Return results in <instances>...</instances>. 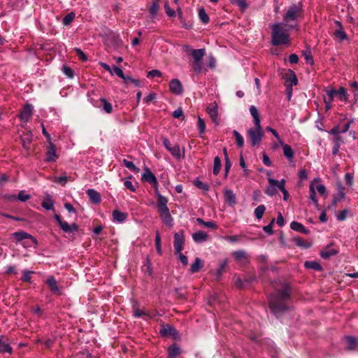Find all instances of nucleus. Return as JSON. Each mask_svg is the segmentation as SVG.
I'll use <instances>...</instances> for the list:
<instances>
[{"instance_id":"9d476101","label":"nucleus","mask_w":358,"mask_h":358,"mask_svg":"<svg viewBox=\"0 0 358 358\" xmlns=\"http://www.w3.org/2000/svg\"><path fill=\"white\" fill-rule=\"evenodd\" d=\"M32 111H33L32 105L29 104V103L26 104L23 107L20 114L19 115L20 119L22 121L27 122L32 115Z\"/></svg>"},{"instance_id":"bb28decb","label":"nucleus","mask_w":358,"mask_h":358,"mask_svg":"<svg viewBox=\"0 0 358 358\" xmlns=\"http://www.w3.org/2000/svg\"><path fill=\"white\" fill-rule=\"evenodd\" d=\"M290 228L294 231H299L305 234L308 233V230L306 229L302 224L298 222H292L290 224Z\"/></svg>"},{"instance_id":"7c9ffc66","label":"nucleus","mask_w":358,"mask_h":358,"mask_svg":"<svg viewBox=\"0 0 358 358\" xmlns=\"http://www.w3.org/2000/svg\"><path fill=\"white\" fill-rule=\"evenodd\" d=\"M196 222L206 228H209V229H217V225L216 224V223L215 222H213V221H204L203 219L201 218H196Z\"/></svg>"},{"instance_id":"4be33fe9","label":"nucleus","mask_w":358,"mask_h":358,"mask_svg":"<svg viewBox=\"0 0 358 358\" xmlns=\"http://www.w3.org/2000/svg\"><path fill=\"white\" fill-rule=\"evenodd\" d=\"M181 353V349L176 344L169 347L168 355L169 358H176Z\"/></svg>"},{"instance_id":"13d9d810","label":"nucleus","mask_w":358,"mask_h":358,"mask_svg":"<svg viewBox=\"0 0 358 358\" xmlns=\"http://www.w3.org/2000/svg\"><path fill=\"white\" fill-rule=\"evenodd\" d=\"M227 264H228V262L226 259L224 260L223 262H222L220 264V265H219V266H218V268L217 269V271H216V275L217 277L220 276L222 274V273H223L224 270L225 269Z\"/></svg>"},{"instance_id":"338daca9","label":"nucleus","mask_w":358,"mask_h":358,"mask_svg":"<svg viewBox=\"0 0 358 358\" xmlns=\"http://www.w3.org/2000/svg\"><path fill=\"white\" fill-rule=\"evenodd\" d=\"M348 210L344 209L336 215V218L338 221H343L346 219L348 215Z\"/></svg>"},{"instance_id":"f3484780","label":"nucleus","mask_w":358,"mask_h":358,"mask_svg":"<svg viewBox=\"0 0 358 358\" xmlns=\"http://www.w3.org/2000/svg\"><path fill=\"white\" fill-rule=\"evenodd\" d=\"M235 260L241 264H245L248 258V255L244 250H237L233 252Z\"/></svg>"},{"instance_id":"423d86ee","label":"nucleus","mask_w":358,"mask_h":358,"mask_svg":"<svg viewBox=\"0 0 358 358\" xmlns=\"http://www.w3.org/2000/svg\"><path fill=\"white\" fill-rule=\"evenodd\" d=\"M268 185L266 187L265 193L269 196H273L277 194V189H279V187L281 186V180L268 178Z\"/></svg>"},{"instance_id":"b1692460","label":"nucleus","mask_w":358,"mask_h":358,"mask_svg":"<svg viewBox=\"0 0 358 358\" xmlns=\"http://www.w3.org/2000/svg\"><path fill=\"white\" fill-rule=\"evenodd\" d=\"M45 283L49 286L50 290L54 293L59 292L57 282L54 276H50L45 281Z\"/></svg>"},{"instance_id":"393cba45","label":"nucleus","mask_w":358,"mask_h":358,"mask_svg":"<svg viewBox=\"0 0 358 358\" xmlns=\"http://www.w3.org/2000/svg\"><path fill=\"white\" fill-rule=\"evenodd\" d=\"M176 329L170 325H164L162 327V328L160 329V334L162 336H175L177 334Z\"/></svg>"},{"instance_id":"6e6552de","label":"nucleus","mask_w":358,"mask_h":358,"mask_svg":"<svg viewBox=\"0 0 358 358\" xmlns=\"http://www.w3.org/2000/svg\"><path fill=\"white\" fill-rule=\"evenodd\" d=\"M142 180L151 184L152 187L157 189L158 182L156 176L148 167L144 169V172L142 174Z\"/></svg>"},{"instance_id":"a878e982","label":"nucleus","mask_w":358,"mask_h":358,"mask_svg":"<svg viewBox=\"0 0 358 358\" xmlns=\"http://www.w3.org/2000/svg\"><path fill=\"white\" fill-rule=\"evenodd\" d=\"M169 152L171 153V155L175 157L178 159H180L184 157L185 156V152L181 151L180 146L178 145H175L171 148V149H169Z\"/></svg>"},{"instance_id":"4c0bfd02","label":"nucleus","mask_w":358,"mask_h":358,"mask_svg":"<svg viewBox=\"0 0 358 358\" xmlns=\"http://www.w3.org/2000/svg\"><path fill=\"white\" fill-rule=\"evenodd\" d=\"M226 199L231 204H235L236 202V195L231 189H227L224 192Z\"/></svg>"},{"instance_id":"603ef678","label":"nucleus","mask_w":358,"mask_h":358,"mask_svg":"<svg viewBox=\"0 0 358 358\" xmlns=\"http://www.w3.org/2000/svg\"><path fill=\"white\" fill-rule=\"evenodd\" d=\"M294 241L296 243V245L299 247H302L304 248H308L309 247H310V244L309 243L306 242L301 238L296 237L294 238Z\"/></svg>"},{"instance_id":"e2e57ef3","label":"nucleus","mask_w":358,"mask_h":358,"mask_svg":"<svg viewBox=\"0 0 358 358\" xmlns=\"http://www.w3.org/2000/svg\"><path fill=\"white\" fill-rule=\"evenodd\" d=\"M62 72L68 78H72L74 76L73 71L69 66H62Z\"/></svg>"},{"instance_id":"a18cd8bd","label":"nucleus","mask_w":358,"mask_h":358,"mask_svg":"<svg viewBox=\"0 0 358 358\" xmlns=\"http://www.w3.org/2000/svg\"><path fill=\"white\" fill-rule=\"evenodd\" d=\"M76 14L73 12L69 13L67 15H66L63 20L62 22L64 25L68 26L75 19Z\"/></svg>"},{"instance_id":"0eeeda50","label":"nucleus","mask_w":358,"mask_h":358,"mask_svg":"<svg viewBox=\"0 0 358 358\" xmlns=\"http://www.w3.org/2000/svg\"><path fill=\"white\" fill-rule=\"evenodd\" d=\"M185 243V237L183 231H179L174 234L173 246L175 253H179L183 250V245Z\"/></svg>"},{"instance_id":"ea45409f","label":"nucleus","mask_w":358,"mask_h":358,"mask_svg":"<svg viewBox=\"0 0 358 358\" xmlns=\"http://www.w3.org/2000/svg\"><path fill=\"white\" fill-rule=\"evenodd\" d=\"M199 17L203 24H207L209 22V17L203 8L199 9Z\"/></svg>"},{"instance_id":"7ed1b4c3","label":"nucleus","mask_w":358,"mask_h":358,"mask_svg":"<svg viewBox=\"0 0 358 358\" xmlns=\"http://www.w3.org/2000/svg\"><path fill=\"white\" fill-rule=\"evenodd\" d=\"M271 42L275 46L289 43V34L283 23H275L272 26Z\"/></svg>"},{"instance_id":"f03ea898","label":"nucleus","mask_w":358,"mask_h":358,"mask_svg":"<svg viewBox=\"0 0 358 358\" xmlns=\"http://www.w3.org/2000/svg\"><path fill=\"white\" fill-rule=\"evenodd\" d=\"M157 207L159 215L162 220V223L171 228L173 226V218L172 217L169 209L167 206L168 199L158 192H157Z\"/></svg>"},{"instance_id":"c756f323","label":"nucleus","mask_w":358,"mask_h":358,"mask_svg":"<svg viewBox=\"0 0 358 358\" xmlns=\"http://www.w3.org/2000/svg\"><path fill=\"white\" fill-rule=\"evenodd\" d=\"M337 252L336 250L327 247L320 252V255L323 259H329L331 256L336 255Z\"/></svg>"},{"instance_id":"69168bd1","label":"nucleus","mask_w":358,"mask_h":358,"mask_svg":"<svg viewBox=\"0 0 358 358\" xmlns=\"http://www.w3.org/2000/svg\"><path fill=\"white\" fill-rule=\"evenodd\" d=\"M164 9L169 17H173L176 16V11L171 8L167 3L164 4Z\"/></svg>"},{"instance_id":"a19ab883","label":"nucleus","mask_w":358,"mask_h":358,"mask_svg":"<svg viewBox=\"0 0 358 358\" xmlns=\"http://www.w3.org/2000/svg\"><path fill=\"white\" fill-rule=\"evenodd\" d=\"M337 96L341 101H347L348 99V94L346 90L344 87H340L337 90Z\"/></svg>"},{"instance_id":"aec40b11","label":"nucleus","mask_w":358,"mask_h":358,"mask_svg":"<svg viewBox=\"0 0 358 358\" xmlns=\"http://www.w3.org/2000/svg\"><path fill=\"white\" fill-rule=\"evenodd\" d=\"M12 236L14 238H15L17 241H21L24 239H28V238L32 239L34 241H36L35 238L31 234H29L25 231H16V232L13 233Z\"/></svg>"},{"instance_id":"09e8293b","label":"nucleus","mask_w":358,"mask_h":358,"mask_svg":"<svg viewBox=\"0 0 358 358\" xmlns=\"http://www.w3.org/2000/svg\"><path fill=\"white\" fill-rule=\"evenodd\" d=\"M101 102L102 103V110L105 111L107 113H110L113 110V107L110 103L106 101V99L102 98L101 99Z\"/></svg>"},{"instance_id":"39448f33","label":"nucleus","mask_w":358,"mask_h":358,"mask_svg":"<svg viewBox=\"0 0 358 358\" xmlns=\"http://www.w3.org/2000/svg\"><path fill=\"white\" fill-rule=\"evenodd\" d=\"M248 136L251 140V143L253 146L259 144L263 137L264 131L261 124H255V127L250 128L248 131Z\"/></svg>"},{"instance_id":"bf43d9fd","label":"nucleus","mask_w":358,"mask_h":358,"mask_svg":"<svg viewBox=\"0 0 358 358\" xmlns=\"http://www.w3.org/2000/svg\"><path fill=\"white\" fill-rule=\"evenodd\" d=\"M34 273V271L29 270L22 271V276L21 280L24 282H30L31 280V274Z\"/></svg>"},{"instance_id":"6ab92c4d","label":"nucleus","mask_w":358,"mask_h":358,"mask_svg":"<svg viewBox=\"0 0 358 358\" xmlns=\"http://www.w3.org/2000/svg\"><path fill=\"white\" fill-rule=\"evenodd\" d=\"M112 215L113 221L117 223L123 222L127 217V213L121 212L118 210H114L113 211Z\"/></svg>"},{"instance_id":"ddd939ff","label":"nucleus","mask_w":358,"mask_h":358,"mask_svg":"<svg viewBox=\"0 0 358 358\" xmlns=\"http://www.w3.org/2000/svg\"><path fill=\"white\" fill-rule=\"evenodd\" d=\"M334 23L338 27V29H336L334 33V36L338 38L340 41L347 39L348 36L343 28L341 22L339 21H335Z\"/></svg>"},{"instance_id":"c9c22d12","label":"nucleus","mask_w":358,"mask_h":358,"mask_svg":"<svg viewBox=\"0 0 358 358\" xmlns=\"http://www.w3.org/2000/svg\"><path fill=\"white\" fill-rule=\"evenodd\" d=\"M133 316L134 317H136V318H138V317H143V316H147V317H148L150 318H153L154 317V315H150L148 312H146L145 310H140V309H138V308L134 309Z\"/></svg>"},{"instance_id":"412c9836","label":"nucleus","mask_w":358,"mask_h":358,"mask_svg":"<svg viewBox=\"0 0 358 358\" xmlns=\"http://www.w3.org/2000/svg\"><path fill=\"white\" fill-rule=\"evenodd\" d=\"M206 55V50L204 48L196 49L192 52V57L194 62H201L203 57Z\"/></svg>"},{"instance_id":"cd10ccee","label":"nucleus","mask_w":358,"mask_h":358,"mask_svg":"<svg viewBox=\"0 0 358 358\" xmlns=\"http://www.w3.org/2000/svg\"><path fill=\"white\" fill-rule=\"evenodd\" d=\"M203 266V262L199 257H196L190 267V272L194 273L198 272Z\"/></svg>"},{"instance_id":"0e129e2a","label":"nucleus","mask_w":358,"mask_h":358,"mask_svg":"<svg viewBox=\"0 0 358 358\" xmlns=\"http://www.w3.org/2000/svg\"><path fill=\"white\" fill-rule=\"evenodd\" d=\"M275 222V219L273 218L271 222L263 227V230L264 232H266L267 234H273V224Z\"/></svg>"},{"instance_id":"49530a36","label":"nucleus","mask_w":358,"mask_h":358,"mask_svg":"<svg viewBox=\"0 0 358 358\" xmlns=\"http://www.w3.org/2000/svg\"><path fill=\"white\" fill-rule=\"evenodd\" d=\"M233 135L236 138L237 146L239 148L243 147V144H244V140H243V136L241 135V134L239 132H238L236 130H234Z\"/></svg>"},{"instance_id":"c85d7f7f","label":"nucleus","mask_w":358,"mask_h":358,"mask_svg":"<svg viewBox=\"0 0 358 358\" xmlns=\"http://www.w3.org/2000/svg\"><path fill=\"white\" fill-rule=\"evenodd\" d=\"M249 110H250V113L251 115L253 117L254 124H258V125H259V124H261V120H260V117H259V113L258 109L255 106H251L250 107Z\"/></svg>"},{"instance_id":"2eb2a0df","label":"nucleus","mask_w":358,"mask_h":358,"mask_svg":"<svg viewBox=\"0 0 358 358\" xmlns=\"http://www.w3.org/2000/svg\"><path fill=\"white\" fill-rule=\"evenodd\" d=\"M90 201L95 204H98L101 202V198L100 194L94 189H88L86 192Z\"/></svg>"},{"instance_id":"1a4fd4ad","label":"nucleus","mask_w":358,"mask_h":358,"mask_svg":"<svg viewBox=\"0 0 358 358\" xmlns=\"http://www.w3.org/2000/svg\"><path fill=\"white\" fill-rule=\"evenodd\" d=\"M58 158L56 152V146L53 143H48L46 150V161L48 162H55Z\"/></svg>"},{"instance_id":"c03bdc74","label":"nucleus","mask_w":358,"mask_h":358,"mask_svg":"<svg viewBox=\"0 0 358 358\" xmlns=\"http://www.w3.org/2000/svg\"><path fill=\"white\" fill-rule=\"evenodd\" d=\"M230 2L232 4L238 6L242 11L246 10L248 6L245 0H230Z\"/></svg>"},{"instance_id":"5fc2aeb1","label":"nucleus","mask_w":358,"mask_h":358,"mask_svg":"<svg viewBox=\"0 0 358 358\" xmlns=\"http://www.w3.org/2000/svg\"><path fill=\"white\" fill-rule=\"evenodd\" d=\"M155 245H156V249H157V253L159 255H162V246H161V238H160V236H159V234L158 231H157L156 236H155Z\"/></svg>"},{"instance_id":"f257e3e1","label":"nucleus","mask_w":358,"mask_h":358,"mask_svg":"<svg viewBox=\"0 0 358 358\" xmlns=\"http://www.w3.org/2000/svg\"><path fill=\"white\" fill-rule=\"evenodd\" d=\"M289 287L284 283L281 290L268 296L269 308L272 313L278 317L288 309L287 301L289 300Z\"/></svg>"},{"instance_id":"473e14b6","label":"nucleus","mask_w":358,"mask_h":358,"mask_svg":"<svg viewBox=\"0 0 358 358\" xmlns=\"http://www.w3.org/2000/svg\"><path fill=\"white\" fill-rule=\"evenodd\" d=\"M13 352L12 348L10 345L4 342L1 338H0V352L1 353H9L11 354Z\"/></svg>"},{"instance_id":"f8f14e48","label":"nucleus","mask_w":358,"mask_h":358,"mask_svg":"<svg viewBox=\"0 0 358 358\" xmlns=\"http://www.w3.org/2000/svg\"><path fill=\"white\" fill-rule=\"evenodd\" d=\"M285 80L286 87H292L293 86L296 85L298 83L296 76L295 73L292 70H289L288 72L285 74Z\"/></svg>"},{"instance_id":"3c124183","label":"nucleus","mask_w":358,"mask_h":358,"mask_svg":"<svg viewBox=\"0 0 358 358\" xmlns=\"http://www.w3.org/2000/svg\"><path fill=\"white\" fill-rule=\"evenodd\" d=\"M31 133L27 134L26 136L21 137V141L22 142L23 147L26 149H28L29 145L31 141Z\"/></svg>"},{"instance_id":"864d4df0","label":"nucleus","mask_w":358,"mask_h":358,"mask_svg":"<svg viewBox=\"0 0 358 358\" xmlns=\"http://www.w3.org/2000/svg\"><path fill=\"white\" fill-rule=\"evenodd\" d=\"M31 198V196L29 194H26L24 190L20 191L18 194L17 195V199L20 201L25 202Z\"/></svg>"},{"instance_id":"f704fd0d","label":"nucleus","mask_w":358,"mask_h":358,"mask_svg":"<svg viewBox=\"0 0 358 358\" xmlns=\"http://www.w3.org/2000/svg\"><path fill=\"white\" fill-rule=\"evenodd\" d=\"M304 266L307 268H310L315 271L322 270V266H320V264L315 261H306L304 264Z\"/></svg>"},{"instance_id":"4d7b16f0","label":"nucleus","mask_w":358,"mask_h":358,"mask_svg":"<svg viewBox=\"0 0 358 358\" xmlns=\"http://www.w3.org/2000/svg\"><path fill=\"white\" fill-rule=\"evenodd\" d=\"M159 10V3L157 1H154L150 8V13L152 17L157 15Z\"/></svg>"},{"instance_id":"5701e85b","label":"nucleus","mask_w":358,"mask_h":358,"mask_svg":"<svg viewBox=\"0 0 358 358\" xmlns=\"http://www.w3.org/2000/svg\"><path fill=\"white\" fill-rule=\"evenodd\" d=\"M41 205L47 210H54V201L50 195L43 199Z\"/></svg>"},{"instance_id":"72a5a7b5","label":"nucleus","mask_w":358,"mask_h":358,"mask_svg":"<svg viewBox=\"0 0 358 358\" xmlns=\"http://www.w3.org/2000/svg\"><path fill=\"white\" fill-rule=\"evenodd\" d=\"M345 196L344 188L342 186L338 187V194L332 199V205H336L337 202L343 199Z\"/></svg>"},{"instance_id":"20e7f679","label":"nucleus","mask_w":358,"mask_h":358,"mask_svg":"<svg viewBox=\"0 0 358 358\" xmlns=\"http://www.w3.org/2000/svg\"><path fill=\"white\" fill-rule=\"evenodd\" d=\"M303 6L301 3L293 4L287 10L284 21L290 29L295 28L297 20L302 16Z\"/></svg>"},{"instance_id":"e433bc0d","label":"nucleus","mask_w":358,"mask_h":358,"mask_svg":"<svg viewBox=\"0 0 358 358\" xmlns=\"http://www.w3.org/2000/svg\"><path fill=\"white\" fill-rule=\"evenodd\" d=\"M310 199L313 202L315 207L319 208L318 201L316 198L315 189L313 184L310 185Z\"/></svg>"},{"instance_id":"9b49d317","label":"nucleus","mask_w":358,"mask_h":358,"mask_svg":"<svg viewBox=\"0 0 358 358\" xmlns=\"http://www.w3.org/2000/svg\"><path fill=\"white\" fill-rule=\"evenodd\" d=\"M170 91L176 94H181L183 92L182 83L178 79H173L169 83Z\"/></svg>"},{"instance_id":"58836bf2","label":"nucleus","mask_w":358,"mask_h":358,"mask_svg":"<svg viewBox=\"0 0 358 358\" xmlns=\"http://www.w3.org/2000/svg\"><path fill=\"white\" fill-rule=\"evenodd\" d=\"M266 208L264 205H259L255 209V216L257 220H261L265 212Z\"/></svg>"},{"instance_id":"052dcab7","label":"nucleus","mask_w":358,"mask_h":358,"mask_svg":"<svg viewBox=\"0 0 358 358\" xmlns=\"http://www.w3.org/2000/svg\"><path fill=\"white\" fill-rule=\"evenodd\" d=\"M194 185L201 189L204 191H208L209 189V186L208 184L203 182L201 180H196L194 181Z\"/></svg>"},{"instance_id":"79ce46f5","label":"nucleus","mask_w":358,"mask_h":358,"mask_svg":"<svg viewBox=\"0 0 358 358\" xmlns=\"http://www.w3.org/2000/svg\"><path fill=\"white\" fill-rule=\"evenodd\" d=\"M345 341L346 343V347L349 350H353L356 345V339L352 336H346L345 338Z\"/></svg>"},{"instance_id":"37998d69","label":"nucleus","mask_w":358,"mask_h":358,"mask_svg":"<svg viewBox=\"0 0 358 358\" xmlns=\"http://www.w3.org/2000/svg\"><path fill=\"white\" fill-rule=\"evenodd\" d=\"M221 169V159L219 157H215L214 158V162H213V174L217 176Z\"/></svg>"},{"instance_id":"dca6fc26","label":"nucleus","mask_w":358,"mask_h":358,"mask_svg":"<svg viewBox=\"0 0 358 358\" xmlns=\"http://www.w3.org/2000/svg\"><path fill=\"white\" fill-rule=\"evenodd\" d=\"M207 112L213 121L215 122L218 117V106L214 102L207 108Z\"/></svg>"},{"instance_id":"774afa93","label":"nucleus","mask_w":358,"mask_h":358,"mask_svg":"<svg viewBox=\"0 0 358 358\" xmlns=\"http://www.w3.org/2000/svg\"><path fill=\"white\" fill-rule=\"evenodd\" d=\"M67 181H68V178L66 176L56 177L54 179L55 182L59 183L62 185H64Z\"/></svg>"},{"instance_id":"a211bd4d","label":"nucleus","mask_w":358,"mask_h":358,"mask_svg":"<svg viewBox=\"0 0 358 358\" xmlns=\"http://www.w3.org/2000/svg\"><path fill=\"white\" fill-rule=\"evenodd\" d=\"M59 225L65 233H71L78 230L76 224H69L66 221H62Z\"/></svg>"},{"instance_id":"8fccbe9b","label":"nucleus","mask_w":358,"mask_h":358,"mask_svg":"<svg viewBox=\"0 0 358 358\" xmlns=\"http://www.w3.org/2000/svg\"><path fill=\"white\" fill-rule=\"evenodd\" d=\"M224 159H225V166H224V169H225V176H227L230 169H231V164L230 162V160H229V158L228 157V155H227V149L226 148H224Z\"/></svg>"},{"instance_id":"2f4dec72","label":"nucleus","mask_w":358,"mask_h":358,"mask_svg":"<svg viewBox=\"0 0 358 358\" xmlns=\"http://www.w3.org/2000/svg\"><path fill=\"white\" fill-rule=\"evenodd\" d=\"M283 154L287 158L288 160L291 161L294 156V152L290 145L285 144L282 145Z\"/></svg>"},{"instance_id":"de8ad7c7","label":"nucleus","mask_w":358,"mask_h":358,"mask_svg":"<svg viewBox=\"0 0 358 358\" xmlns=\"http://www.w3.org/2000/svg\"><path fill=\"white\" fill-rule=\"evenodd\" d=\"M123 164L128 169H129L130 171L134 172V173H138V171H139V169L137 168L135 164L131 162V161H128L125 159H123Z\"/></svg>"},{"instance_id":"680f3d73","label":"nucleus","mask_w":358,"mask_h":358,"mask_svg":"<svg viewBox=\"0 0 358 358\" xmlns=\"http://www.w3.org/2000/svg\"><path fill=\"white\" fill-rule=\"evenodd\" d=\"M198 129L200 134H203L206 130V124L202 118L199 117L198 118Z\"/></svg>"},{"instance_id":"4468645a","label":"nucleus","mask_w":358,"mask_h":358,"mask_svg":"<svg viewBox=\"0 0 358 358\" xmlns=\"http://www.w3.org/2000/svg\"><path fill=\"white\" fill-rule=\"evenodd\" d=\"M193 241L196 243L206 242L209 236L207 232L204 231H198L192 235Z\"/></svg>"},{"instance_id":"6e6d98bb","label":"nucleus","mask_w":358,"mask_h":358,"mask_svg":"<svg viewBox=\"0 0 358 358\" xmlns=\"http://www.w3.org/2000/svg\"><path fill=\"white\" fill-rule=\"evenodd\" d=\"M285 179H282L281 180V186L279 187V189L282 192L283 194V199L285 201H287L289 198V192L285 188Z\"/></svg>"}]
</instances>
